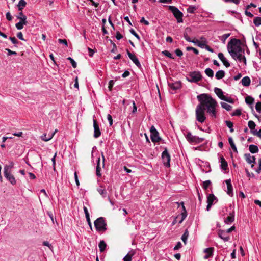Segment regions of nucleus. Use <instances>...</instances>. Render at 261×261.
Instances as JSON below:
<instances>
[{
	"instance_id": "obj_1",
	"label": "nucleus",
	"mask_w": 261,
	"mask_h": 261,
	"mask_svg": "<svg viewBox=\"0 0 261 261\" xmlns=\"http://www.w3.org/2000/svg\"><path fill=\"white\" fill-rule=\"evenodd\" d=\"M200 102L196 108V120L201 123L203 122L206 117L205 116V110L206 109L207 113L211 114L212 117L216 118V107L217 105V101L212 96L207 94H201L197 97Z\"/></svg>"
},
{
	"instance_id": "obj_2",
	"label": "nucleus",
	"mask_w": 261,
	"mask_h": 261,
	"mask_svg": "<svg viewBox=\"0 0 261 261\" xmlns=\"http://www.w3.org/2000/svg\"><path fill=\"white\" fill-rule=\"evenodd\" d=\"M241 42L240 40L233 38L231 39L227 44V49L233 59H238L240 62L242 61V54H244V50L241 47Z\"/></svg>"
},
{
	"instance_id": "obj_3",
	"label": "nucleus",
	"mask_w": 261,
	"mask_h": 261,
	"mask_svg": "<svg viewBox=\"0 0 261 261\" xmlns=\"http://www.w3.org/2000/svg\"><path fill=\"white\" fill-rule=\"evenodd\" d=\"M14 164L11 162L9 165L4 167V176L12 184L15 185L16 182L14 176L11 174V169L13 167Z\"/></svg>"
},
{
	"instance_id": "obj_4",
	"label": "nucleus",
	"mask_w": 261,
	"mask_h": 261,
	"mask_svg": "<svg viewBox=\"0 0 261 261\" xmlns=\"http://www.w3.org/2000/svg\"><path fill=\"white\" fill-rule=\"evenodd\" d=\"M94 226L97 231L104 232L107 230V223L105 218L99 217L97 218L94 222Z\"/></svg>"
},
{
	"instance_id": "obj_5",
	"label": "nucleus",
	"mask_w": 261,
	"mask_h": 261,
	"mask_svg": "<svg viewBox=\"0 0 261 261\" xmlns=\"http://www.w3.org/2000/svg\"><path fill=\"white\" fill-rule=\"evenodd\" d=\"M169 10L172 12L174 16L176 18L177 22H182L183 14L177 8L174 6H169Z\"/></svg>"
},
{
	"instance_id": "obj_6",
	"label": "nucleus",
	"mask_w": 261,
	"mask_h": 261,
	"mask_svg": "<svg viewBox=\"0 0 261 261\" xmlns=\"http://www.w3.org/2000/svg\"><path fill=\"white\" fill-rule=\"evenodd\" d=\"M186 138L187 139V141L190 143H200L202 142L204 140L202 138H199V137L192 135L191 132L187 133V134L186 136Z\"/></svg>"
},
{
	"instance_id": "obj_7",
	"label": "nucleus",
	"mask_w": 261,
	"mask_h": 261,
	"mask_svg": "<svg viewBox=\"0 0 261 261\" xmlns=\"http://www.w3.org/2000/svg\"><path fill=\"white\" fill-rule=\"evenodd\" d=\"M188 81L190 82L197 83L202 79V75L199 71H193L189 74Z\"/></svg>"
},
{
	"instance_id": "obj_8",
	"label": "nucleus",
	"mask_w": 261,
	"mask_h": 261,
	"mask_svg": "<svg viewBox=\"0 0 261 261\" xmlns=\"http://www.w3.org/2000/svg\"><path fill=\"white\" fill-rule=\"evenodd\" d=\"M150 132L151 133L150 138L153 142H159L161 141V138L159 136V133L154 126H152L150 127Z\"/></svg>"
},
{
	"instance_id": "obj_9",
	"label": "nucleus",
	"mask_w": 261,
	"mask_h": 261,
	"mask_svg": "<svg viewBox=\"0 0 261 261\" xmlns=\"http://www.w3.org/2000/svg\"><path fill=\"white\" fill-rule=\"evenodd\" d=\"M162 159L165 166L168 167H170V155L168 152V150L166 148L162 153Z\"/></svg>"
},
{
	"instance_id": "obj_10",
	"label": "nucleus",
	"mask_w": 261,
	"mask_h": 261,
	"mask_svg": "<svg viewBox=\"0 0 261 261\" xmlns=\"http://www.w3.org/2000/svg\"><path fill=\"white\" fill-rule=\"evenodd\" d=\"M94 135L95 138H98L101 135V132L99 129V125L96 119H93Z\"/></svg>"
},
{
	"instance_id": "obj_11",
	"label": "nucleus",
	"mask_w": 261,
	"mask_h": 261,
	"mask_svg": "<svg viewBox=\"0 0 261 261\" xmlns=\"http://www.w3.org/2000/svg\"><path fill=\"white\" fill-rule=\"evenodd\" d=\"M217 200V198L213 194H210L208 195L207 197V205L206 206V210L209 211L212 205L213 204V202L214 200Z\"/></svg>"
},
{
	"instance_id": "obj_12",
	"label": "nucleus",
	"mask_w": 261,
	"mask_h": 261,
	"mask_svg": "<svg viewBox=\"0 0 261 261\" xmlns=\"http://www.w3.org/2000/svg\"><path fill=\"white\" fill-rule=\"evenodd\" d=\"M127 54L129 58L134 63V64L139 68L141 67V65L139 62L138 58L133 54H132L128 50H127Z\"/></svg>"
},
{
	"instance_id": "obj_13",
	"label": "nucleus",
	"mask_w": 261,
	"mask_h": 261,
	"mask_svg": "<svg viewBox=\"0 0 261 261\" xmlns=\"http://www.w3.org/2000/svg\"><path fill=\"white\" fill-rule=\"evenodd\" d=\"M219 237L223 240L225 242H227L229 240L230 237L227 234L225 231L222 230H219L218 231Z\"/></svg>"
},
{
	"instance_id": "obj_14",
	"label": "nucleus",
	"mask_w": 261,
	"mask_h": 261,
	"mask_svg": "<svg viewBox=\"0 0 261 261\" xmlns=\"http://www.w3.org/2000/svg\"><path fill=\"white\" fill-rule=\"evenodd\" d=\"M225 182H226V184L227 185V193L229 196H232L233 195V187H232V184L231 183L230 179H227L225 181Z\"/></svg>"
},
{
	"instance_id": "obj_15",
	"label": "nucleus",
	"mask_w": 261,
	"mask_h": 261,
	"mask_svg": "<svg viewBox=\"0 0 261 261\" xmlns=\"http://www.w3.org/2000/svg\"><path fill=\"white\" fill-rule=\"evenodd\" d=\"M218 56L219 59L223 62L224 65L226 67H229L230 66V63L227 60V59L225 58L223 53H219L218 54Z\"/></svg>"
},
{
	"instance_id": "obj_16",
	"label": "nucleus",
	"mask_w": 261,
	"mask_h": 261,
	"mask_svg": "<svg viewBox=\"0 0 261 261\" xmlns=\"http://www.w3.org/2000/svg\"><path fill=\"white\" fill-rule=\"evenodd\" d=\"M192 32L191 29L190 28L187 27L186 28L185 32L184 33V37L185 39L188 42H191L192 40L189 37V35L191 34Z\"/></svg>"
},
{
	"instance_id": "obj_17",
	"label": "nucleus",
	"mask_w": 261,
	"mask_h": 261,
	"mask_svg": "<svg viewBox=\"0 0 261 261\" xmlns=\"http://www.w3.org/2000/svg\"><path fill=\"white\" fill-rule=\"evenodd\" d=\"M244 157L246 162L248 164L255 163V158L254 156H251V155L249 153H246L244 154Z\"/></svg>"
},
{
	"instance_id": "obj_18",
	"label": "nucleus",
	"mask_w": 261,
	"mask_h": 261,
	"mask_svg": "<svg viewBox=\"0 0 261 261\" xmlns=\"http://www.w3.org/2000/svg\"><path fill=\"white\" fill-rule=\"evenodd\" d=\"M190 42H192V43L196 44L198 46H199L201 48H204L205 45H206V41L205 40L202 41H200L199 40H198V39H197L196 38H194L193 39H192V40Z\"/></svg>"
},
{
	"instance_id": "obj_19",
	"label": "nucleus",
	"mask_w": 261,
	"mask_h": 261,
	"mask_svg": "<svg viewBox=\"0 0 261 261\" xmlns=\"http://www.w3.org/2000/svg\"><path fill=\"white\" fill-rule=\"evenodd\" d=\"M221 168L223 170H227L228 169V163L223 156L220 157Z\"/></svg>"
},
{
	"instance_id": "obj_20",
	"label": "nucleus",
	"mask_w": 261,
	"mask_h": 261,
	"mask_svg": "<svg viewBox=\"0 0 261 261\" xmlns=\"http://www.w3.org/2000/svg\"><path fill=\"white\" fill-rule=\"evenodd\" d=\"M214 248L213 247H210L204 250V252L206 253V255L204 256V259H207L210 257H212L213 254Z\"/></svg>"
},
{
	"instance_id": "obj_21",
	"label": "nucleus",
	"mask_w": 261,
	"mask_h": 261,
	"mask_svg": "<svg viewBox=\"0 0 261 261\" xmlns=\"http://www.w3.org/2000/svg\"><path fill=\"white\" fill-rule=\"evenodd\" d=\"M214 92L220 99L221 100L224 99L225 96L223 95V92L221 89L218 88H215Z\"/></svg>"
},
{
	"instance_id": "obj_22",
	"label": "nucleus",
	"mask_w": 261,
	"mask_h": 261,
	"mask_svg": "<svg viewBox=\"0 0 261 261\" xmlns=\"http://www.w3.org/2000/svg\"><path fill=\"white\" fill-rule=\"evenodd\" d=\"M234 220V212H232V213H230V215L229 216H228L226 219L224 220V222L226 224H229L230 223H232Z\"/></svg>"
},
{
	"instance_id": "obj_23",
	"label": "nucleus",
	"mask_w": 261,
	"mask_h": 261,
	"mask_svg": "<svg viewBox=\"0 0 261 261\" xmlns=\"http://www.w3.org/2000/svg\"><path fill=\"white\" fill-rule=\"evenodd\" d=\"M169 86L173 90H176L181 87V83L180 82H177L174 83H169Z\"/></svg>"
},
{
	"instance_id": "obj_24",
	"label": "nucleus",
	"mask_w": 261,
	"mask_h": 261,
	"mask_svg": "<svg viewBox=\"0 0 261 261\" xmlns=\"http://www.w3.org/2000/svg\"><path fill=\"white\" fill-rule=\"evenodd\" d=\"M241 83L244 86H249L250 84V79L248 76L244 77L241 80Z\"/></svg>"
},
{
	"instance_id": "obj_25",
	"label": "nucleus",
	"mask_w": 261,
	"mask_h": 261,
	"mask_svg": "<svg viewBox=\"0 0 261 261\" xmlns=\"http://www.w3.org/2000/svg\"><path fill=\"white\" fill-rule=\"evenodd\" d=\"M101 169V167H100V158H99L97 161V165H96V174L98 177H100L101 175V173H100Z\"/></svg>"
},
{
	"instance_id": "obj_26",
	"label": "nucleus",
	"mask_w": 261,
	"mask_h": 261,
	"mask_svg": "<svg viewBox=\"0 0 261 261\" xmlns=\"http://www.w3.org/2000/svg\"><path fill=\"white\" fill-rule=\"evenodd\" d=\"M181 204H182V207L184 212H182L181 214V219L179 221V223H181L187 216V212H186L185 207L184 205V203L181 202Z\"/></svg>"
},
{
	"instance_id": "obj_27",
	"label": "nucleus",
	"mask_w": 261,
	"mask_h": 261,
	"mask_svg": "<svg viewBox=\"0 0 261 261\" xmlns=\"http://www.w3.org/2000/svg\"><path fill=\"white\" fill-rule=\"evenodd\" d=\"M28 23L27 21H24V20H22L21 21H19L15 24L16 28L18 30H21L23 28L24 25H27Z\"/></svg>"
},
{
	"instance_id": "obj_28",
	"label": "nucleus",
	"mask_w": 261,
	"mask_h": 261,
	"mask_svg": "<svg viewBox=\"0 0 261 261\" xmlns=\"http://www.w3.org/2000/svg\"><path fill=\"white\" fill-rule=\"evenodd\" d=\"M27 3L24 0H20L17 5L18 10L20 12L22 11V9L25 7Z\"/></svg>"
},
{
	"instance_id": "obj_29",
	"label": "nucleus",
	"mask_w": 261,
	"mask_h": 261,
	"mask_svg": "<svg viewBox=\"0 0 261 261\" xmlns=\"http://www.w3.org/2000/svg\"><path fill=\"white\" fill-rule=\"evenodd\" d=\"M99 250L101 252H103L107 247V244L103 240L100 241L98 245Z\"/></svg>"
},
{
	"instance_id": "obj_30",
	"label": "nucleus",
	"mask_w": 261,
	"mask_h": 261,
	"mask_svg": "<svg viewBox=\"0 0 261 261\" xmlns=\"http://www.w3.org/2000/svg\"><path fill=\"white\" fill-rule=\"evenodd\" d=\"M55 135V133H53L52 134H51L50 135H48V137H46V134H43L41 136V139L43 140V141H48L49 140H50L51 139H52V138L53 137V136H54Z\"/></svg>"
},
{
	"instance_id": "obj_31",
	"label": "nucleus",
	"mask_w": 261,
	"mask_h": 261,
	"mask_svg": "<svg viewBox=\"0 0 261 261\" xmlns=\"http://www.w3.org/2000/svg\"><path fill=\"white\" fill-rule=\"evenodd\" d=\"M225 76V72L223 70H219L216 73L215 77L217 79L220 80L223 78Z\"/></svg>"
},
{
	"instance_id": "obj_32",
	"label": "nucleus",
	"mask_w": 261,
	"mask_h": 261,
	"mask_svg": "<svg viewBox=\"0 0 261 261\" xmlns=\"http://www.w3.org/2000/svg\"><path fill=\"white\" fill-rule=\"evenodd\" d=\"M249 150L252 153H255L258 152V147L255 145H250L249 146Z\"/></svg>"
},
{
	"instance_id": "obj_33",
	"label": "nucleus",
	"mask_w": 261,
	"mask_h": 261,
	"mask_svg": "<svg viewBox=\"0 0 261 261\" xmlns=\"http://www.w3.org/2000/svg\"><path fill=\"white\" fill-rule=\"evenodd\" d=\"M228 141H229V143L232 149H233V151L236 153H238L237 148V147L233 142V139L231 137H229L228 138Z\"/></svg>"
},
{
	"instance_id": "obj_34",
	"label": "nucleus",
	"mask_w": 261,
	"mask_h": 261,
	"mask_svg": "<svg viewBox=\"0 0 261 261\" xmlns=\"http://www.w3.org/2000/svg\"><path fill=\"white\" fill-rule=\"evenodd\" d=\"M16 17L18 19L20 20V21H21L22 20L27 21V16L23 13L22 11L20 12Z\"/></svg>"
},
{
	"instance_id": "obj_35",
	"label": "nucleus",
	"mask_w": 261,
	"mask_h": 261,
	"mask_svg": "<svg viewBox=\"0 0 261 261\" xmlns=\"http://www.w3.org/2000/svg\"><path fill=\"white\" fill-rule=\"evenodd\" d=\"M188 236H189V232H188V230L186 229L185 231L184 234H182V236L181 237V240L185 244H186V242H187V240L188 239Z\"/></svg>"
},
{
	"instance_id": "obj_36",
	"label": "nucleus",
	"mask_w": 261,
	"mask_h": 261,
	"mask_svg": "<svg viewBox=\"0 0 261 261\" xmlns=\"http://www.w3.org/2000/svg\"><path fill=\"white\" fill-rule=\"evenodd\" d=\"M134 255V252H129L123 258L124 261H132V257Z\"/></svg>"
},
{
	"instance_id": "obj_37",
	"label": "nucleus",
	"mask_w": 261,
	"mask_h": 261,
	"mask_svg": "<svg viewBox=\"0 0 261 261\" xmlns=\"http://www.w3.org/2000/svg\"><path fill=\"white\" fill-rule=\"evenodd\" d=\"M205 73L210 77H213L214 76V71L210 68H207L205 70Z\"/></svg>"
},
{
	"instance_id": "obj_38",
	"label": "nucleus",
	"mask_w": 261,
	"mask_h": 261,
	"mask_svg": "<svg viewBox=\"0 0 261 261\" xmlns=\"http://www.w3.org/2000/svg\"><path fill=\"white\" fill-rule=\"evenodd\" d=\"M221 105L223 108L226 109L227 111H230L232 108V107L230 105L224 102H221Z\"/></svg>"
},
{
	"instance_id": "obj_39",
	"label": "nucleus",
	"mask_w": 261,
	"mask_h": 261,
	"mask_svg": "<svg viewBox=\"0 0 261 261\" xmlns=\"http://www.w3.org/2000/svg\"><path fill=\"white\" fill-rule=\"evenodd\" d=\"M98 191L99 193L103 197H106L107 196V191L105 189L101 187L100 188L98 189Z\"/></svg>"
},
{
	"instance_id": "obj_40",
	"label": "nucleus",
	"mask_w": 261,
	"mask_h": 261,
	"mask_svg": "<svg viewBox=\"0 0 261 261\" xmlns=\"http://www.w3.org/2000/svg\"><path fill=\"white\" fill-rule=\"evenodd\" d=\"M253 23L256 26H259L261 25V17H255L253 20Z\"/></svg>"
},
{
	"instance_id": "obj_41",
	"label": "nucleus",
	"mask_w": 261,
	"mask_h": 261,
	"mask_svg": "<svg viewBox=\"0 0 261 261\" xmlns=\"http://www.w3.org/2000/svg\"><path fill=\"white\" fill-rule=\"evenodd\" d=\"M254 98L251 96H247L245 97V102L247 104H252L254 102Z\"/></svg>"
},
{
	"instance_id": "obj_42",
	"label": "nucleus",
	"mask_w": 261,
	"mask_h": 261,
	"mask_svg": "<svg viewBox=\"0 0 261 261\" xmlns=\"http://www.w3.org/2000/svg\"><path fill=\"white\" fill-rule=\"evenodd\" d=\"M211 184V181L210 180L203 181L202 183V188L204 190H206L208 186Z\"/></svg>"
},
{
	"instance_id": "obj_43",
	"label": "nucleus",
	"mask_w": 261,
	"mask_h": 261,
	"mask_svg": "<svg viewBox=\"0 0 261 261\" xmlns=\"http://www.w3.org/2000/svg\"><path fill=\"white\" fill-rule=\"evenodd\" d=\"M248 125L251 130L254 129L255 127L256 126L255 123H254V121H253L252 120L249 121V122L248 123Z\"/></svg>"
},
{
	"instance_id": "obj_44",
	"label": "nucleus",
	"mask_w": 261,
	"mask_h": 261,
	"mask_svg": "<svg viewBox=\"0 0 261 261\" xmlns=\"http://www.w3.org/2000/svg\"><path fill=\"white\" fill-rule=\"evenodd\" d=\"M186 50L187 51L192 50V51H193L196 55H198L199 54L198 50L193 47L188 46L186 47Z\"/></svg>"
},
{
	"instance_id": "obj_45",
	"label": "nucleus",
	"mask_w": 261,
	"mask_h": 261,
	"mask_svg": "<svg viewBox=\"0 0 261 261\" xmlns=\"http://www.w3.org/2000/svg\"><path fill=\"white\" fill-rule=\"evenodd\" d=\"M162 53L171 59H174V57H173L172 55L168 50H164L162 52Z\"/></svg>"
},
{
	"instance_id": "obj_46",
	"label": "nucleus",
	"mask_w": 261,
	"mask_h": 261,
	"mask_svg": "<svg viewBox=\"0 0 261 261\" xmlns=\"http://www.w3.org/2000/svg\"><path fill=\"white\" fill-rule=\"evenodd\" d=\"M67 60H69L72 64V66L73 68H76L77 66V64L76 62L71 57H68L67 59Z\"/></svg>"
},
{
	"instance_id": "obj_47",
	"label": "nucleus",
	"mask_w": 261,
	"mask_h": 261,
	"mask_svg": "<svg viewBox=\"0 0 261 261\" xmlns=\"http://www.w3.org/2000/svg\"><path fill=\"white\" fill-rule=\"evenodd\" d=\"M255 109L258 112L260 113L261 112V101L256 103Z\"/></svg>"
},
{
	"instance_id": "obj_48",
	"label": "nucleus",
	"mask_w": 261,
	"mask_h": 261,
	"mask_svg": "<svg viewBox=\"0 0 261 261\" xmlns=\"http://www.w3.org/2000/svg\"><path fill=\"white\" fill-rule=\"evenodd\" d=\"M196 8L194 6H190L187 9V12L190 13H194Z\"/></svg>"
},
{
	"instance_id": "obj_49",
	"label": "nucleus",
	"mask_w": 261,
	"mask_h": 261,
	"mask_svg": "<svg viewBox=\"0 0 261 261\" xmlns=\"http://www.w3.org/2000/svg\"><path fill=\"white\" fill-rule=\"evenodd\" d=\"M83 210H84V213L85 214L86 218L88 219L89 218H90V215L88 212V210L86 206H84Z\"/></svg>"
},
{
	"instance_id": "obj_50",
	"label": "nucleus",
	"mask_w": 261,
	"mask_h": 261,
	"mask_svg": "<svg viewBox=\"0 0 261 261\" xmlns=\"http://www.w3.org/2000/svg\"><path fill=\"white\" fill-rule=\"evenodd\" d=\"M110 42H111V43L113 45V48L111 50V52L112 53H116L117 50L116 45L111 40H110Z\"/></svg>"
},
{
	"instance_id": "obj_51",
	"label": "nucleus",
	"mask_w": 261,
	"mask_h": 261,
	"mask_svg": "<svg viewBox=\"0 0 261 261\" xmlns=\"http://www.w3.org/2000/svg\"><path fill=\"white\" fill-rule=\"evenodd\" d=\"M9 39L14 44H17L19 43V41L16 39V38L15 37H10Z\"/></svg>"
},
{
	"instance_id": "obj_52",
	"label": "nucleus",
	"mask_w": 261,
	"mask_h": 261,
	"mask_svg": "<svg viewBox=\"0 0 261 261\" xmlns=\"http://www.w3.org/2000/svg\"><path fill=\"white\" fill-rule=\"evenodd\" d=\"M223 100H224L231 103H233L234 102V100L232 98H231V97H227L226 96L224 97V99H223Z\"/></svg>"
},
{
	"instance_id": "obj_53",
	"label": "nucleus",
	"mask_w": 261,
	"mask_h": 261,
	"mask_svg": "<svg viewBox=\"0 0 261 261\" xmlns=\"http://www.w3.org/2000/svg\"><path fill=\"white\" fill-rule=\"evenodd\" d=\"M57 156V153H56L54 155V156H53V158L51 159V161L53 162V167H54V171H56V167H55V166H56V157Z\"/></svg>"
},
{
	"instance_id": "obj_54",
	"label": "nucleus",
	"mask_w": 261,
	"mask_h": 261,
	"mask_svg": "<svg viewBox=\"0 0 261 261\" xmlns=\"http://www.w3.org/2000/svg\"><path fill=\"white\" fill-rule=\"evenodd\" d=\"M114 82L113 80H110L109 82L108 88L110 91L112 90V88L114 85Z\"/></svg>"
},
{
	"instance_id": "obj_55",
	"label": "nucleus",
	"mask_w": 261,
	"mask_h": 261,
	"mask_svg": "<svg viewBox=\"0 0 261 261\" xmlns=\"http://www.w3.org/2000/svg\"><path fill=\"white\" fill-rule=\"evenodd\" d=\"M107 118L108 120L109 121V124L110 126L112 125L113 124V118L112 116L110 114H108L107 115Z\"/></svg>"
},
{
	"instance_id": "obj_56",
	"label": "nucleus",
	"mask_w": 261,
	"mask_h": 261,
	"mask_svg": "<svg viewBox=\"0 0 261 261\" xmlns=\"http://www.w3.org/2000/svg\"><path fill=\"white\" fill-rule=\"evenodd\" d=\"M241 114V111L240 109H237L232 114V116H240Z\"/></svg>"
},
{
	"instance_id": "obj_57",
	"label": "nucleus",
	"mask_w": 261,
	"mask_h": 261,
	"mask_svg": "<svg viewBox=\"0 0 261 261\" xmlns=\"http://www.w3.org/2000/svg\"><path fill=\"white\" fill-rule=\"evenodd\" d=\"M175 54L178 57H181L183 55L182 51L180 49H176L175 51Z\"/></svg>"
},
{
	"instance_id": "obj_58",
	"label": "nucleus",
	"mask_w": 261,
	"mask_h": 261,
	"mask_svg": "<svg viewBox=\"0 0 261 261\" xmlns=\"http://www.w3.org/2000/svg\"><path fill=\"white\" fill-rule=\"evenodd\" d=\"M258 168L256 170V172L257 173H260L261 172V159L258 160Z\"/></svg>"
},
{
	"instance_id": "obj_59",
	"label": "nucleus",
	"mask_w": 261,
	"mask_h": 261,
	"mask_svg": "<svg viewBox=\"0 0 261 261\" xmlns=\"http://www.w3.org/2000/svg\"><path fill=\"white\" fill-rule=\"evenodd\" d=\"M58 41L59 43H62V44H65L66 46H68V43H67V41L66 39H58Z\"/></svg>"
},
{
	"instance_id": "obj_60",
	"label": "nucleus",
	"mask_w": 261,
	"mask_h": 261,
	"mask_svg": "<svg viewBox=\"0 0 261 261\" xmlns=\"http://www.w3.org/2000/svg\"><path fill=\"white\" fill-rule=\"evenodd\" d=\"M17 37L21 40H25V39L23 38V34L21 32H19L17 33Z\"/></svg>"
},
{
	"instance_id": "obj_61",
	"label": "nucleus",
	"mask_w": 261,
	"mask_h": 261,
	"mask_svg": "<svg viewBox=\"0 0 261 261\" xmlns=\"http://www.w3.org/2000/svg\"><path fill=\"white\" fill-rule=\"evenodd\" d=\"M140 21L141 23H144L146 25H148L149 24V22L146 20L144 17H142Z\"/></svg>"
},
{
	"instance_id": "obj_62",
	"label": "nucleus",
	"mask_w": 261,
	"mask_h": 261,
	"mask_svg": "<svg viewBox=\"0 0 261 261\" xmlns=\"http://www.w3.org/2000/svg\"><path fill=\"white\" fill-rule=\"evenodd\" d=\"M182 246L181 243L180 242H178L177 245L174 247V250H177L180 249Z\"/></svg>"
},
{
	"instance_id": "obj_63",
	"label": "nucleus",
	"mask_w": 261,
	"mask_h": 261,
	"mask_svg": "<svg viewBox=\"0 0 261 261\" xmlns=\"http://www.w3.org/2000/svg\"><path fill=\"white\" fill-rule=\"evenodd\" d=\"M225 123H226V125L229 128L233 127V123L232 122H231L230 121H226Z\"/></svg>"
},
{
	"instance_id": "obj_64",
	"label": "nucleus",
	"mask_w": 261,
	"mask_h": 261,
	"mask_svg": "<svg viewBox=\"0 0 261 261\" xmlns=\"http://www.w3.org/2000/svg\"><path fill=\"white\" fill-rule=\"evenodd\" d=\"M6 18L9 20L11 21L12 20V16H11L10 13L9 12L6 13Z\"/></svg>"
}]
</instances>
